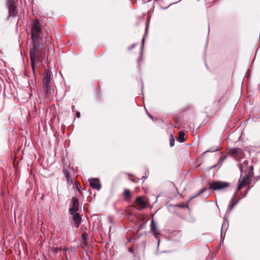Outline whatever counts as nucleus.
<instances>
[{"label":"nucleus","mask_w":260,"mask_h":260,"mask_svg":"<svg viewBox=\"0 0 260 260\" xmlns=\"http://www.w3.org/2000/svg\"><path fill=\"white\" fill-rule=\"evenodd\" d=\"M123 195L125 201L128 200L131 197L130 191L127 189L124 190Z\"/></svg>","instance_id":"13"},{"label":"nucleus","mask_w":260,"mask_h":260,"mask_svg":"<svg viewBox=\"0 0 260 260\" xmlns=\"http://www.w3.org/2000/svg\"><path fill=\"white\" fill-rule=\"evenodd\" d=\"M243 163L244 165H247L248 163V161L247 160H244Z\"/></svg>","instance_id":"27"},{"label":"nucleus","mask_w":260,"mask_h":260,"mask_svg":"<svg viewBox=\"0 0 260 260\" xmlns=\"http://www.w3.org/2000/svg\"><path fill=\"white\" fill-rule=\"evenodd\" d=\"M249 189H250V187H249V188H248L247 189V190H246V193L248 192V191H249Z\"/></svg>","instance_id":"30"},{"label":"nucleus","mask_w":260,"mask_h":260,"mask_svg":"<svg viewBox=\"0 0 260 260\" xmlns=\"http://www.w3.org/2000/svg\"><path fill=\"white\" fill-rule=\"evenodd\" d=\"M41 25L40 22L37 20L32 24L31 26V39H40V34L41 32Z\"/></svg>","instance_id":"3"},{"label":"nucleus","mask_w":260,"mask_h":260,"mask_svg":"<svg viewBox=\"0 0 260 260\" xmlns=\"http://www.w3.org/2000/svg\"><path fill=\"white\" fill-rule=\"evenodd\" d=\"M129 251L131 252H133L132 249V248H129Z\"/></svg>","instance_id":"32"},{"label":"nucleus","mask_w":260,"mask_h":260,"mask_svg":"<svg viewBox=\"0 0 260 260\" xmlns=\"http://www.w3.org/2000/svg\"><path fill=\"white\" fill-rule=\"evenodd\" d=\"M184 136L185 134L184 132H180L178 138V141H179L181 143L184 142L185 141Z\"/></svg>","instance_id":"15"},{"label":"nucleus","mask_w":260,"mask_h":260,"mask_svg":"<svg viewBox=\"0 0 260 260\" xmlns=\"http://www.w3.org/2000/svg\"><path fill=\"white\" fill-rule=\"evenodd\" d=\"M17 7H12V8H8V16L9 17H14L16 16L18 12L16 10Z\"/></svg>","instance_id":"10"},{"label":"nucleus","mask_w":260,"mask_h":260,"mask_svg":"<svg viewBox=\"0 0 260 260\" xmlns=\"http://www.w3.org/2000/svg\"><path fill=\"white\" fill-rule=\"evenodd\" d=\"M185 207H186V208H188V205H186V206H185Z\"/></svg>","instance_id":"38"},{"label":"nucleus","mask_w":260,"mask_h":260,"mask_svg":"<svg viewBox=\"0 0 260 260\" xmlns=\"http://www.w3.org/2000/svg\"><path fill=\"white\" fill-rule=\"evenodd\" d=\"M135 204L138 210L145 209L147 206V203L143 200V197H138L136 198Z\"/></svg>","instance_id":"5"},{"label":"nucleus","mask_w":260,"mask_h":260,"mask_svg":"<svg viewBox=\"0 0 260 260\" xmlns=\"http://www.w3.org/2000/svg\"><path fill=\"white\" fill-rule=\"evenodd\" d=\"M72 207L70 208V214H73L76 212H78L79 207V200L77 198H73L72 199Z\"/></svg>","instance_id":"7"},{"label":"nucleus","mask_w":260,"mask_h":260,"mask_svg":"<svg viewBox=\"0 0 260 260\" xmlns=\"http://www.w3.org/2000/svg\"><path fill=\"white\" fill-rule=\"evenodd\" d=\"M90 186L92 188L100 190L101 188V184L100 180L97 178H92L89 179Z\"/></svg>","instance_id":"6"},{"label":"nucleus","mask_w":260,"mask_h":260,"mask_svg":"<svg viewBox=\"0 0 260 260\" xmlns=\"http://www.w3.org/2000/svg\"><path fill=\"white\" fill-rule=\"evenodd\" d=\"M245 185L240 181V183L238 186V191L240 190Z\"/></svg>","instance_id":"23"},{"label":"nucleus","mask_w":260,"mask_h":260,"mask_svg":"<svg viewBox=\"0 0 260 260\" xmlns=\"http://www.w3.org/2000/svg\"><path fill=\"white\" fill-rule=\"evenodd\" d=\"M147 114H148V116H149L151 119H152L153 120V116H152L151 115H150V114H148V113Z\"/></svg>","instance_id":"29"},{"label":"nucleus","mask_w":260,"mask_h":260,"mask_svg":"<svg viewBox=\"0 0 260 260\" xmlns=\"http://www.w3.org/2000/svg\"><path fill=\"white\" fill-rule=\"evenodd\" d=\"M175 139L173 135H171L170 137V146L173 147L174 145Z\"/></svg>","instance_id":"18"},{"label":"nucleus","mask_w":260,"mask_h":260,"mask_svg":"<svg viewBox=\"0 0 260 260\" xmlns=\"http://www.w3.org/2000/svg\"><path fill=\"white\" fill-rule=\"evenodd\" d=\"M230 153L237 158V159L243 158L244 156L243 151L240 148H231L230 150Z\"/></svg>","instance_id":"4"},{"label":"nucleus","mask_w":260,"mask_h":260,"mask_svg":"<svg viewBox=\"0 0 260 260\" xmlns=\"http://www.w3.org/2000/svg\"><path fill=\"white\" fill-rule=\"evenodd\" d=\"M226 225H227L226 221V220H224L222 223L221 229V236L222 235V233H223L224 229H226Z\"/></svg>","instance_id":"20"},{"label":"nucleus","mask_w":260,"mask_h":260,"mask_svg":"<svg viewBox=\"0 0 260 260\" xmlns=\"http://www.w3.org/2000/svg\"><path fill=\"white\" fill-rule=\"evenodd\" d=\"M61 247H52V251L55 253L61 251Z\"/></svg>","instance_id":"21"},{"label":"nucleus","mask_w":260,"mask_h":260,"mask_svg":"<svg viewBox=\"0 0 260 260\" xmlns=\"http://www.w3.org/2000/svg\"><path fill=\"white\" fill-rule=\"evenodd\" d=\"M239 168H240V169L241 170V172H242L243 171L244 169V167L243 166V165L240 164Z\"/></svg>","instance_id":"26"},{"label":"nucleus","mask_w":260,"mask_h":260,"mask_svg":"<svg viewBox=\"0 0 260 260\" xmlns=\"http://www.w3.org/2000/svg\"><path fill=\"white\" fill-rule=\"evenodd\" d=\"M44 85V91L45 93H47L50 89V85L49 84L43 85Z\"/></svg>","instance_id":"19"},{"label":"nucleus","mask_w":260,"mask_h":260,"mask_svg":"<svg viewBox=\"0 0 260 260\" xmlns=\"http://www.w3.org/2000/svg\"><path fill=\"white\" fill-rule=\"evenodd\" d=\"M18 0H6L8 8L17 7Z\"/></svg>","instance_id":"11"},{"label":"nucleus","mask_w":260,"mask_h":260,"mask_svg":"<svg viewBox=\"0 0 260 260\" xmlns=\"http://www.w3.org/2000/svg\"><path fill=\"white\" fill-rule=\"evenodd\" d=\"M241 183H243L244 185L249 184L250 183V179L249 176L248 175L244 176L241 180L240 181Z\"/></svg>","instance_id":"12"},{"label":"nucleus","mask_w":260,"mask_h":260,"mask_svg":"<svg viewBox=\"0 0 260 260\" xmlns=\"http://www.w3.org/2000/svg\"><path fill=\"white\" fill-rule=\"evenodd\" d=\"M135 44L133 45L132 46V48L134 47L135 46Z\"/></svg>","instance_id":"37"},{"label":"nucleus","mask_w":260,"mask_h":260,"mask_svg":"<svg viewBox=\"0 0 260 260\" xmlns=\"http://www.w3.org/2000/svg\"><path fill=\"white\" fill-rule=\"evenodd\" d=\"M51 80V76L49 71H45V75L43 77V85L49 84Z\"/></svg>","instance_id":"9"},{"label":"nucleus","mask_w":260,"mask_h":260,"mask_svg":"<svg viewBox=\"0 0 260 260\" xmlns=\"http://www.w3.org/2000/svg\"><path fill=\"white\" fill-rule=\"evenodd\" d=\"M219 150V148H217L216 149H209L207 151H206L205 152H214V151H217L218 150Z\"/></svg>","instance_id":"24"},{"label":"nucleus","mask_w":260,"mask_h":260,"mask_svg":"<svg viewBox=\"0 0 260 260\" xmlns=\"http://www.w3.org/2000/svg\"><path fill=\"white\" fill-rule=\"evenodd\" d=\"M238 200H237L234 202H233V201H231V203L229 206V210L230 211H231L233 209V208L238 203Z\"/></svg>","instance_id":"16"},{"label":"nucleus","mask_w":260,"mask_h":260,"mask_svg":"<svg viewBox=\"0 0 260 260\" xmlns=\"http://www.w3.org/2000/svg\"><path fill=\"white\" fill-rule=\"evenodd\" d=\"M73 215V219L74 221H80L81 217L80 216L79 213L78 212H76L75 213L71 214Z\"/></svg>","instance_id":"14"},{"label":"nucleus","mask_w":260,"mask_h":260,"mask_svg":"<svg viewBox=\"0 0 260 260\" xmlns=\"http://www.w3.org/2000/svg\"><path fill=\"white\" fill-rule=\"evenodd\" d=\"M132 181L133 182H135L136 181L134 179H132Z\"/></svg>","instance_id":"36"},{"label":"nucleus","mask_w":260,"mask_h":260,"mask_svg":"<svg viewBox=\"0 0 260 260\" xmlns=\"http://www.w3.org/2000/svg\"><path fill=\"white\" fill-rule=\"evenodd\" d=\"M80 112H77V114H76V116L77 117H80Z\"/></svg>","instance_id":"28"},{"label":"nucleus","mask_w":260,"mask_h":260,"mask_svg":"<svg viewBox=\"0 0 260 260\" xmlns=\"http://www.w3.org/2000/svg\"><path fill=\"white\" fill-rule=\"evenodd\" d=\"M80 221H74V225L76 228L79 227V224H80Z\"/></svg>","instance_id":"25"},{"label":"nucleus","mask_w":260,"mask_h":260,"mask_svg":"<svg viewBox=\"0 0 260 260\" xmlns=\"http://www.w3.org/2000/svg\"><path fill=\"white\" fill-rule=\"evenodd\" d=\"M144 38H143V39H142V44L143 45L144 44Z\"/></svg>","instance_id":"33"},{"label":"nucleus","mask_w":260,"mask_h":260,"mask_svg":"<svg viewBox=\"0 0 260 260\" xmlns=\"http://www.w3.org/2000/svg\"><path fill=\"white\" fill-rule=\"evenodd\" d=\"M33 42L32 49L29 51V55L30 59L31 67L33 72V74L35 73V63L36 61L42 62L43 61L42 57L39 54L38 51L40 47L41 44L39 41V39L34 38L32 39Z\"/></svg>","instance_id":"1"},{"label":"nucleus","mask_w":260,"mask_h":260,"mask_svg":"<svg viewBox=\"0 0 260 260\" xmlns=\"http://www.w3.org/2000/svg\"><path fill=\"white\" fill-rule=\"evenodd\" d=\"M229 186V183L227 182L220 181H214L209 184V187L208 188L202 189L196 195L192 197L190 199V200L199 196L200 194H202L208 189H213V190H222L224 188L228 187Z\"/></svg>","instance_id":"2"},{"label":"nucleus","mask_w":260,"mask_h":260,"mask_svg":"<svg viewBox=\"0 0 260 260\" xmlns=\"http://www.w3.org/2000/svg\"><path fill=\"white\" fill-rule=\"evenodd\" d=\"M177 206L179 207H180V208H182V207H183V206H181L180 205H178Z\"/></svg>","instance_id":"31"},{"label":"nucleus","mask_w":260,"mask_h":260,"mask_svg":"<svg viewBox=\"0 0 260 260\" xmlns=\"http://www.w3.org/2000/svg\"><path fill=\"white\" fill-rule=\"evenodd\" d=\"M215 167H216V166H213L212 167V168H214Z\"/></svg>","instance_id":"39"},{"label":"nucleus","mask_w":260,"mask_h":260,"mask_svg":"<svg viewBox=\"0 0 260 260\" xmlns=\"http://www.w3.org/2000/svg\"><path fill=\"white\" fill-rule=\"evenodd\" d=\"M46 46H49V43H47L46 42Z\"/></svg>","instance_id":"35"},{"label":"nucleus","mask_w":260,"mask_h":260,"mask_svg":"<svg viewBox=\"0 0 260 260\" xmlns=\"http://www.w3.org/2000/svg\"><path fill=\"white\" fill-rule=\"evenodd\" d=\"M88 235L86 233H84L82 234V239L84 243H86L88 239Z\"/></svg>","instance_id":"17"},{"label":"nucleus","mask_w":260,"mask_h":260,"mask_svg":"<svg viewBox=\"0 0 260 260\" xmlns=\"http://www.w3.org/2000/svg\"><path fill=\"white\" fill-rule=\"evenodd\" d=\"M150 229L152 232H153L156 238H158V236L160 235L158 230L157 228L156 223L152 219L151 221Z\"/></svg>","instance_id":"8"},{"label":"nucleus","mask_w":260,"mask_h":260,"mask_svg":"<svg viewBox=\"0 0 260 260\" xmlns=\"http://www.w3.org/2000/svg\"><path fill=\"white\" fill-rule=\"evenodd\" d=\"M249 168H250V169H251V170H252V169H253V167H252V166H250L249 167Z\"/></svg>","instance_id":"34"},{"label":"nucleus","mask_w":260,"mask_h":260,"mask_svg":"<svg viewBox=\"0 0 260 260\" xmlns=\"http://www.w3.org/2000/svg\"><path fill=\"white\" fill-rule=\"evenodd\" d=\"M64 176H65V177H66V178L67 180L68 181H69V179H70V174H69V173L68 172V171H65L64 172Z\"/></svg>","instance_id":"22"}]
</instances>
